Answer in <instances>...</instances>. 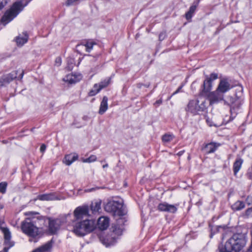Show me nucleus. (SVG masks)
Masks as SVG:
<instances>
[{
    "label": "nucleus",
    "mask_w": 252,
    "mask_h": 252,
    "mask_svg": "<svg viewBox=\"0 0 252 252\" xmlns=\"http://www.w3.org/2000/svg\"><path fill=\"white\" fill-rule=\"evenodd\" d=\"M246 240L240 234H235L229 239L224 245L220 246V252H239L246 244Z\"/></svg>",
    "instance_id": "1"
},
{
    "label": "nucleus",
    "mask_w": 252,
    "mask_h": 252,
    "mask_svg": "<svg viewBox=\"0 0 252 252\" xmlns=\"http://www.w3.org/2000/svg\"><path fill=\"white\" fill-rule=\"evenodd\" d=\"M73 227V232L77 236H83L92 232L95 228V221L93 220L85 219L77 221Z\"/></svg>",
    "instance_id": "2"
},
{
    "label": "nucleus",
    "mask_w": 252,
    "mask_h": 252,
    "mask_svg": "<svg viewBox=\"0 0 252 252\" xmlns=\"http://www.w3.org/2000/svg\"><path fill=\"white\" fill-rule=\"evenodd\" d=\"M105 210L111 213L114 217H122L126 213V207L123 201L111 200L107 203L104 207Z\"/></svg>",
    "instance_id": "3"
},
{
    "label": "nucleus",
    "mask_w": 252,
    "mask_h": 252,
    "mask_svg": "<svg viewBox=\"0 0 252 252\" xmlns=\"http://www.w3.org/2000/svg\"><path fill=\"white\" fill-rule=\"evenodd\" d=\"M29 1H27L24 5H22L21 1L15 2L10 9L7 10L2 16L1 23L5 26L7 24L11 21L21 11L24 7L27 5Z\"/></svg>",
    "instance_id": "4"
},
{
    "label": "nucleus",
    "mask_w": 252,
    "mask_h": 252,
    "mask_svg": "<svg viewBox=\"0 0 252 252\" xmlns=\"http://www.w3.org/2000/svg\"><path fill=\"white\" fill-rule=\"evenodd\" d=\"M37 219L35 218H27L21 223V229L25 234L35 237L38 235V228L36 226V221Z\"/></svg>",
    "instance_id": "5"
},
{
    "label": "nucleus",
    "mask_w": 252,
    "mask_h": 252,
    "mask_svg": "<svg viewBox=\"0 0 252 252\" xmlns=\"http://www.w3.org/2000/svg\"><path fill=\"white\" fill-rule=\"evenodd\" d=\"M206 109V105L205 100H191L189 101L186 107V111L193 115H195L204 111Z\"/></svg>",
    "instance_id": "6"
},
{
    "label": "nucleus",
    "mask_w": 252,
    "mask_h": 252,
    "mask_svg": "<svg viewBox=\"0 0 252 252\" xmlns=\"http://www.w3.org/2000/svg\"><path fill=\"white\" fill-rule=\"evenodd\" d=\"M218 75L216 73H212L210 76H206V79L204 80L202 85V90L201 93L202 94L206 95L210 92L213 87V81L218 79Z\"/></svg>",
    "instance_id": "7"
},
{
    "label": "nucleus",
    "mask_w": 252,
    "mask_h": 252,
    "mask_svg": "<svg viewBox=\"0 0 252 252\" xmlns=\"http://www.w3.org/2000/svg\"><path fill=\"white\" fill-rule=\"evenodd\" d=\"M74 219L76 221H80L84 218L88 217L89 214V206L83 205L77 207L73 212Z\"/></svg>",
    "instance_id": "8"
},
{
    "label": "nucleus",
    "mask_w": 252,
    "mask_h": 252,
    "mask_svg": "<svg viewBox=\"0 0 252 252\" xmlns=\"http://www.w3.org/2000/svg\"><path fill=\"white\" fill-rule=\"evenodd\" d=\"M206 95L211 105L223 100L224 98V95L217 89L215 91L209 92Z\"/></svg>",
    "instance_id": "9"
},
{
    "label": "nucleus",
    "mask_w": 252,
    "mask_h": 252,
    "mask_svg": "<svg viewBox=\"0 0 252 252\" xmlns=\"http://www.w3.org/2000/svg\"><path fill=\"white\" fill-rule=\"evenodd\" d=\"M232 88L233 86L230 84L228 80L226 78H223L220 80L217 90L224 95L225 93L228 92Z\"/></svg>",
    "instance_id": "10"
},
{
    "label": "nucleus",
    "mask_w": 252,
    "mask_h": 252,
    "mask_svg": "<svg viewBox=\"0 0 252 252\" xmlns=\"http://www.w3.org/2000/svg\"><path fill=\"white\" fill-rule=\"evenodd\" d=\"M178 205L169 204L166 202L160 203L158 206L159 211L170 213H175L177 211Z\"/></svg>",
    "instance_id": "11"
},
{
    "label": "nucleus",
    "mask_w": 252,
    "mask_h": 252,
    "mask_svg": "<svg viewBox=\"0 0 252 252\" xmlns=\"http://www.w3.org/2000/svg\"><path fill=\"white\" fill-rule=\"evenodd\" d=\"M62 224V221L59 219H49V231L52 234H55L58 231Z\"/></svg>",
    "instance_id": "12"
},
{
    "label": "nucleus",
    "mask_w": 252,
    "mask_h": 252,
    "mask_svg": "<svg viewBox=\"0 0 252 252\" xmlns=\"http://www.w3.org/2000/svg\"><path fill=\"white\" fill-rule=\"evenodd\" d=\"M0 229L4 235L5 244L6 245L8 246V248L5 247L3 249V250L5 252H7L8 249L14 245L13 242L10 241L11 237V232L7 227H0Z\"/></svg>",
    "instance_id": "13"
},
{
    "label": "nucleus",
    "mask_w": 252,
    "mask_h": 252,
    "mask_svg": "<svg viewBox=\"0 0 252 252\" xmlns=\"http://www.w3.org/2000/svg\"><path fill=\"white\" fill-rule=\"evenodd\" d=\"M82 78V75L80 73H71L65 76L63 80L69 84H75L81 80Z\"/></svg>",
    "instance_id": "14"
},
{
    "label": "nucleus",
    "mask_w": 252,
    "mask_h": 252,
    "mask_svg": "<svg viewBox=\"0 0 252 252\" xmlns=\"http://www.w3.org/2000/svg\"><path fill=\"white\" fill-rule=\"evenodd\" d=\"M109 224V219L105 217H100L97 221V225L99 229L103 230L107 228Z\"/></svg>",
    "instance_id": "15"
},
{
    "label": "nucleus",
    "mask_w": 252,
    "mask_h": 252,
    "mask_svg": "<svg viewBox=\"0 0 252 252\" xmlns=\"http://www.w3.org/2000/svg\"><path fill=\"white\" fill-rule=\"evenodd\" d=\"M220 146V144L219 143L211 142L205 145L204 150L207 154L212 153L215 152Z\"/></svg>",
    "instance_id": "16"
},
{
    "label": "nucleus",
    "mask_w": 252,
    "mask_h": 252,
    "mask_svg": "<svg viewBox=\"0 0 252 252\" xmlns=\"http://www.w3.org/2000/svg\"><path fill=\"white\" fill-rule=\"evenodd\" d=\"M52 248V241H49L44 245L36 249L32 252H51Z\"/></svg>",
    "instance_id": "17"
},
{
    "label": "nucleus",
    "mask_w": 252,
    "mask_h": 252,
    "mask_svg": "<svg viewBox=\"0 0 252 252\" xmlns=\"http://www.w3.org/2000/svg\"><path fill=\"white\" fill-rule=\"evenodd\" d=\"M78 158V155L74 154L73 155H67L65 156L63 162L66 165H70L73 163L74 161L76 160Z\"/></svg>",
    "instance_id": "18"
},
{
    "label": "nucleus",
    "mask_w": 252,
    "mask_h": 252,
    "mask_svg": "<svg viewBox=\"0 0 252 252\" xmlns=\"http://www.w3.org/2000/svg\"><path fill=\"white\" fill-rule=\"evenodd\" d=\"M28 36L26 33H24L22 35H19L15 38V41L18 46H23L28 41Z\"/></svg>",
    "instance_id": "19"
},
{
    "label": "nucleus",
    "mask_w": 252,
    "mask_h": 252,
    "mask_svg": "<svg viewBox=\"0 0 252 252\" xmlns=\"http://www.w3.org/2000/svg\"><path fill=\"white\" fill-rule=\"evenodd\" d=\"M108 98L107 96H104L103 97L102 100L101 102L99 113L101 115L103 114L108 109Z\"/></svg>",
    "instance_id": "20"
},
{
    "label": "nucleus",
    "mask_w": 252,
    "mask_h": 252,
    "mask_svg": "<svg viewBox=\"0 0 252 252\" xmlns=\"http://www.w3.org/2000/svg\"><path fill=\"white\" fill-rule=\"evenodd\" d=\"M243 160L240 158H237L233 164V171L235 175L239 172L241 169Z\"/></svg>",
    "instance_id": "21"
},
{
    "label": "nucleus",
    "mask_w": 252,
    "mask_h": 252,
    "mask_svg": "<svg viewBox=\"0 0 252 252\" xmlns=\"http://www.w3.org/2000/svg\"><path fill=\"white\" fill-rule=\"evenodd\" d=\"M101 209V201H97L92 202L91 205V210L93 214H96L98 213Z\"/></svg>",
    "instance_id": "22"
},
{
    "label": "nucleus",
    "mask_w": 252,
    "mask_h": 252,
    "mask_svg": "<svg viewBox=\"0 0 252 252\" xmlns=\"http://www.w3.org/2000/svg\"><path fill=\"white\" fill-rule=\"evenodd\" d=\"M17 71H15L7 75L3 76L4 78L6 83L9 84L13 79L17 78Z\"/></svg>",
    "instance_id": "23"
},
{
    "label": "nucleus",
    "mask_w": 252,
    "mask_h": 252,
    "mask_svg": "<svg viewBox=\"0 0 252 252\" xmlns=\"http://www.w3.org/2000/svg\"><path fill=\"white\" fill-rule=\"evenodd\" d=\"M38 198L40 200H52L55 199L56 197L53 194L49 193L39 195Z\"/></svg>",
    "instance_id": "24"
},
{
    "label": "nucleus",
    "mask_w": 252,
    "mask_h": 252,
    "mask_svg": "<svg viewBox=\"0 0 252 252\" xmlns=\"http://www.w3.org/2000/svg\"><path fill=\"white\" fill-rule=\"evenodd\" d=\"M245 206V204L243 201H237L232 205V208L234 210L238 211L244 208Z\"/></svg>",
    "instance_id": "25"
},
{
    "label": "nucleus",
    "mask_w": 252,
    "mask_h": 252,
    "mask_svg": "<svg viewBox=\"0 0 252 252\" xmlns=\"http://www.w3.org/2000/svg\"><path fill=\"white\" fill-rule=\"evenodd\" d=\"M196 8V5H192L189 7V11L186 13V18L187 20H189L191 18L192 14L195 12Z\"/></svg>",
    "instance_id": "26"
},
{
    "label": "nucleus",
    "mask_w": 252,
    "mask_h": 252,
    "mask_svg": "<svg viewBox=\"0 0 252 252\" xmlns=\"http://www.w3.org/2000/svg\"><path fill=\"white\" fill-rule=\"evenodd\" d=\"M96 43L92 40L87 41L86 43L84 44V46H85V50L86 52H90L93 49L94 45Z\"/></svg>",
    "instance_id": "27"
},
{
    "label": "nucleus",
    "mask_w": 252,
    "mask_h": 252,
    "mask_svg": "<svg viewBox=\"0 0 252 252\" xmlns=\"http://www.w3.org/2000/svg\"><path fill=\"white\" fill-rule=\"evenodd\" d=\"M174 137L172 134H165L162 137V140L163 142L168 143L172 141Z\"/></svg>",
    "instance_id": "28"
},
{
    "label": "nucleus",
    "mask_w": 252,
    "mask_h": 252,
    "mask_svg": "<svg viewBox=\"0 0 252 252\" xmlns=\"http://www.w3.org/2000/svg\"><path fill=\"white\" fill-rule=\"evenodd\" d=\"M100 91V90H99V88L98 87V84H95L94 86L93 89L89 92V95L90 96H94L99 92Z\"/></svg>",
    "instance_id": "29"
},
{
    "label": "nucleus",
    "mask_w": 252,
    "mask_h": 252,
    "mask_svg": "<svg viewBox=\"0 0 252 252\" xmlns=\"http://www.w3.org/2000/svg\"><path fill=\"white\" fill-rule=\"evenodd\" d=\"M110 78H108L101 81L98 85V87L99 88V90H101L104 88L107 87L110 83Z\"/></svg>",
    "instance_id": "30"
},
{
    "label": "nucleus",
    "mask_w": 252,
    "mask_h": 252,
    "mask_svg": "<svg viewBox=\"0 0 252 252\" xmlns=\"http://www.w3.org/2000/svg\"><path fill=\"white\" fill-rule=\"evenodd\" d=\"M7 184L5 182H3L0 183V192L4 193L6 192Z\"/></svg>",
    "instance_id": "31"
},
{
    "label": "nucleus",
    "mask_w": 252,
    "mask_h": 252,
    "mask_svg": "<svg viewBox=\"0 0 252 252\" xmlns=\"http://www.w3.org/2000/svg\"><path fill=\"white\" fill-rule=\"evenodd\" d=\"M85 47L84 44H78L76 46V50L78 53L82 54H83L82 51L85 50Z\"/></svg>",
    "instance_id": "32"
},
{
    "label": "nucleus",
    "mask_w": 252,
    "mask_h": 252,
    "mask_svg": "<svg viewBox=\"0 0 252 252\" xmlns=\"http://www.w3.org/2000/svg\"><path fill=\"white\" fill-rule=\"evenodd\" d=\"M96 160V157L94 155H91L88 158L84 159L83 161L84 162H92Z\"/></svg>",
    "instance_id": "33"
},
{
    "label": "nucleus",
    "mask_w": 252,
    "mask_h": 252,
    "mask_svg": "<svg viewBox=\"0 0 252 252\" xmlns=\"http://www.w3.org/2000/svg\"><path fill=\"white\" fill-rule=\"evenodd\" d=\"M79 0H67L66 2V5L67 6H70L77 3Z\"/></svg>",
    "instance_id": "34"
},
{
    "label": "nucleus",
    "mask_w": 252,
    "mask_h": 252,
    "mask_svg": "<svg viewBox=\"0 0 252 252\" xmlns=\"http://www.w3.org/2000/svg\"><path fill=\"white\" fill-rule=\"evenodd\" d=\"M10 0H0V9H2Z\"/></svg>",
    "instance_id": "35"
},
{
    "label": "nucleus",
    "mask_w": 252,
    "mask_h": 252,
    "mask_svg": "<svg viewBox=\"0 0 252 252\" xmlns=\"http://www.w3.org/2000/svg\"><path fill=\"white\" fill-rule=\"evenodd\" d=\"M102 243L106 247H109L113 245L112 242H108V240L104 239L102 240Z\"/></svg>",
    "instance_id": "36"
},
{
    "label": "nucleus",
    "mask_w": 252,
    "mask_h": 252,
    "mask_svg": "<svg viewBox=\"0 0 252 252\" xmlns=\"http://www.w3.org/2000/svg\"><path fill=\"white\" fill-rule=\"evenodd\" d=\"M246 215L247 217L252 216V208H249L246 211Z\"/></svg>",
    "instance_id": "37"
},
{
    "label": "nucleus",
    "mask_w": 252,
    "mask_h": 252,
    "mask_svg": "<svg viewBox=\"0 0 252 252\" xmlns=\"http://www.w3.org/2000/svg\"><path fill=\"white\" fill-rule=\"evenodd\" d=\"M70 60V62H69V60L67 61L68 64V67L69 70H71V69H72V68L73 66L74 61L71 59Z\"/></svg>",
    "instance_id": "38"
},
{
    "label": "nucleus",
    "mask_w": 252,
    "mask_h": 252,
    "mask_svg": "<svg viewBox=\"0 0 252 252\" xmlns=\"http://www.w3.org/2000/svg\"><path fill=\"white\" fill-rule=\"evenodd\" d=\"M246 202L248 205L252 204V197L248 196L246 199Z\"/></svg>",
    "instance_id": "39"
},
{
    "label": "nucleus",
    "mask_w": 252,
    "mask_h": 252,
    "mask_svg": "<svg viewBox=\"0 0 252 252\" xmlns=\"http://www.w3.org/2000/svg\"><path fill=\"white\" fill-rule=\"evenodd\" d=\"M8 84L6 83L3 77L0 78V88L5 86V85Z\"/></svg>",
    "instance_id": "40"
},
{
    "label": "nucleus",
    "mask_w": 252,
    "mask_h": 252,
    "mask_svg": "<svg viewBox=\"0 0 252 252\" xmlns=\"http://www.w3.org/2000/svg\"><path fill=\"white\" fill-rule=\"evenodd\" d=\"M166 34L164 32H162L159 34V40L162 41L165 38Z\"/></svg>",
    "instance_id": "41"
},
{
    "label": "nucleus",
    "mask_w": 252,
    "mask_h": 252,
    "mask_svg": "<svg viewBox=\"0 0 252 252\" xmlns=\"http://www.w3.org/2000/svg\"><path fill=\"white\" fill-rule=\"evenodd\" d=\"M62 60L60 57H57L55 60V64L57 66H59L61 64Z\"/></svg>",
    "instance_id": "42"
},
{
    "label": "nucleus",
    "mask_w": 252,
    "mask_h": 252,
    "mask_svg": "<svg viewBox=\"0 0 252 252\" xmlns=\"http://www.w3.org/2000/svg\"><path fill=\"white\" fill-rule=\"evenodd\" d=\"M124 219L120 218L119 219L117 220V224L120 225L122 224H124Z\"/></svg>",
    "instance_id": "43"
},
{
    "label": "nucleus",
    "mask_w": 252,
    "mask_h": 252,
    "mask_svg": "<svg viewBox=\"0 0 252 252\" xmlns=\"http://www.w3.org/2000/svg\"><path fill=\"white\" fill-rule=\"evenodd\" d=\"M46 145L45 144H43L41 145V146L40 147V151L41 152L43 153L46 150Z\"/></svg>",
    "instance_id": "44"
},
{
    "label": "nucleus",
    "mask_w": 252,
    "mask_h": 252,
    "mask_svg": "<svg viewBox=\"0 0 252 252\" xmlns=\"http://www.w3.org/2000/svg\"><path fill=\"white\" fill-rule=\"evenodd\" d=\"M182 87H183V86H181L179 87L178 88V89H177V90L175 92H174V93H173V94H172V95H175V94H177V93H178L179 92H180V91H181V90L182 89Z\"/></svg>",
    "instance_id": "45"
},
{
    "label": "nucleus",
    "mask_w": 252,
    "mask_h": 252,
    "mask_svg": "<svg viewBox=\"0 0 252 252\" xmlns=\"http://www.w3.org/2000/svg\"><path fill=\"white\" fill-rule=\"evenodd\" d=\"M162 103V100L161 99H158V100H157L155 103H154L155 105H157L158 106L160 104H161Z\"/></svg>",
    "instance_id": "46"
},
{
    "label": "nucleus",
    "mask_w": 252,
    "mask_h": 252,
    "mask_svg": "<svg viewBox=\"0 0 252 252\" xmlns=\"http://www.w3.org/2000/svg\"><path fill=\"white\" fill-rule=\"evenodd\" d=\"M24 75V71H22L21 74H20V76L18 77V79H22Z\"/></svg>",
    "instance_id": "47"
},
{
    "label": "nucleus",
    "mask_w": 252,
    "mask_h": 252,
    "mask_svg": "<svg viewBox=\"0 0 252 252\" xmlns=\"http://www.w3.org/2000/svg\"><path fill=\"white\" fill-rule=\"evenodd\" d=\"M184 151H180V152H179L177 154V155H178L179 156H181V155H183V154L184 153Z\"/></svg>",
    "instance_id": "48"
},
{
    "label": "nucleus",
    "mask_w": 252,
    "mask_h": 252,
    "mask_svg": "<svg viewBox=\"0 0 252 252\" xmlns=\"http://www.w3.org/2000/svg\"><path fill=\"white\" fill-rule=\"evenodd\" d=\"M94 189H95L94 188H91L90 189H88L86 190V191L91 192V191L94 190Z\"/></svg>",
    "instance_id": "49"
},
{
    "label": "nucleus",
    "mask_w": 252,
    "mask_h": 252,
    "mask_svg": "<svg viewBox=\"0 0 252 252\" xmlns=\"http://www.w3.org/2000/svg\"><path fill=\"white\" fill-rule=\"evenodd\" d=\"M108 166V164H105L103 165L102 167L103 168H105L106 167H107Z\"/></svg>",
    "instance_id": "50"
},
{
    "label": "nucleus",
    "mask_w": 252,
    "mask_h": 252,
    "mask_svg": "<svg viewBox=\"0 0 252 252\" xmlns=\"http://www.w3.org/2000/svg\"><path fill=\"white\" fill-rule=\"evenodd\" d=\"M4 206L2 204H0V210L3 208Z\"/></svg>",
    "instance_id": "51"
},
{
    "label": "nucleus",
    "mask_w": 252,
    "mask_h": 252,
    "mask_svg": "<svg viewBox=\"0 0 252 252\" xmlns=\"http://www.w3.org/2000/svg\"><path fill=\"white\" fill-rule=\"evenodd\" d=\"M29 213L30 214H38L37 213H34V212H29Z\"/></svg>",
    "instance_id": "52"
}]
</instances>
